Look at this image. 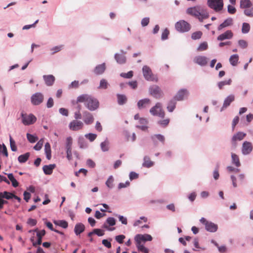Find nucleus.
<instances>
[{
  "instance_id": "338daca9",
  "label": "nucleus",
  "mask_w": 253,
  "mask_h": 253,
  "mask_svg": "<svg viewBox=\"0 0 253 253\" xmlns=\"http://www.w3.org/2000/svg\"><path fill=\"white\" fill-rule=\"evenodd\" d=\"M113 181H114V179H113L112 176H110L107 179V180L106 182V184L109 188H112Z\"/></svg>"
},
{
  "instance_id": "1a4fd4ad",
  "label": "nucleus",
  "mask_w": 253,
  "mask_h": 253,
  "mask_svg": "<svg viewBox=\"0 0 253 253\" xmlns=\"http://www.w3.org/2000/svg\"><path fill=\"white\" fill-rule=\"evenodd\" d=\"M202 7L200 6H194L188 7L186 10V13L188 15L192 16L196 18H198L200 16V11Z\"/></svg>"
},
{
  "instance_id": "e433bc0d",
  "label": "nucleus",
  "mask_w": 253,
  "mask_h": 253,
  "mask_svg": "<svg viewBox=\"0 0 253 253\" xmlns=\"http://www.w3.org/2000/svg\"><path fill=\"white\" fill-rule=\"evenodd\" d=\"M30 153L27 152L23 155H20L18 158V160L20 163H25L29 159Z\"/></svg>"
},
{
  "instance_id": "79ce46f5",
  "label": "nucleus",
  "mask_w": 253,
  "mask_h": 253,
  "mask_svg": "<svg viewBox=\"0 0 253 253\" xmlns=\"http://www.w3.org/2000/svg\"><path fill=\"white\" fill-rule=\"evenodd\" d=\"M231 79H229L227 81H223L218 82L217 83V86L220 89H221L224 85L231 84Z\"/></svg>"
},
{
  "instance_id": "37998d69",
  "label": "nucleus",
  "mask_w": 253,
  "mask_h": 253,
  "mask_svg": "<svg viewBox=\"0 0 253 253\" xmlns=\"http://www.w3.org/2000/svg\"><path fill=\"white\" fill-rule=\"evenodd\" d=\"M193 245H194V247L196 249H195L193 248V250H194V251H198L199 250H202L203 251H204L206 250L205 248H204V247L203 248V247H201L200 246L199 243V240L197 238H194V241H193Z\"/></svg>"
},
{
  "instance_id": "69168bd1",
  "label": "nucleus",
  "mask_w": 253,
  "mask_h": 253,
  "mask_svg": "<svg viewBox=\"0 0 253 253\" xmlns=\"http://www.w3.org/2000/svg\"><path fill=\"white\" fill-rule=\"evenodd\" d=\"M150 21L149 17H144L141 20V24L142 27H145L147 26Z\"/></svg>"
},
{
  "instance_id": "7c9ffc66",
  "label": "nucleus",
  "mask_w": 253,
  "mask_h": 253,
  "mask_svg": "<svg viewBox=\"0 0 253 253\" xmlns=\"http://www.w3.org/2000/svg\"><path fill=\"white\" fill-rule=\"evenodd\" d=\"M106 69L105 63L97 65L94 70V72L96 75L102 74Z\"/></svg>"
},
{
  "instance_id": "c85d7f7f",
  "label": "nucleus",
  "mask_w": 253,
  "mask_h": 253,
  "mask_svg": "<svg viewBox=\"0 0 253 253\" xmlns=\"http://www.w3.org/2000/svg\"><path fill=\"white\" fill-rule=\"evenodd\" d=\"M246 134L243 132H238L237 133L235 134L232 138V142L233 143V142H235L237 140H242L244 137L246 136Z\"/></svg>"
},
{
  "instance_id": "052dcab7",
  "label": "nucleus",
  "mask_w": 253,
  "mask_h": 253,
  "mask_svg": "<svg viewBox=\"0 0 253 253\" xmlns=\"http://www.w3.org/2000/svg\"><path fill=\"white\" fill-rule=\"evenodd\" d=\"M108 83L105 79H102L100 82L99 88L106 89L107 88Z\"/></svg>"
},
{
  "instance_id": "09e8293b",
  "label": "nucleus",
  "mask_w": 253,
  "mask_h": 253,
  "mask_svg": "<svg viewBox=\"0 0 253 253\" xmlns=\"http://www.w3.org/2000/svg\"><path fill=\"white\" fill-rule=\"evenodd\" d=\"M72 138L71 137H68L66 139V150H72Z\"/></svg>"
},
{
  "instance_id": "ea45409f",
  "label": "nucleus",
  "mask_w": 253,
  "mask_h": 253,
  "mask_svg": "<svg viewBox=\"0 0 253 253\" xmlns=\"http://www.w3.org/2000/svg\"><path fill=\"white\" fill-rule=\"evenodd\" d=\"M8 178L11 181L12 185L14 187H17L19 185V183L14 177L12 173H9L7 174Z\"/></svg>"
},
{
  "instance_id": "a211bd4d",
  "label": "nucleus",
  "mask_w": 253,
  "mask_h": 253,
  "mask_svg": "<svg viewBox=\"0 0 253 253\" xmlns=\"http://www.w3.org/2000/svg\"><path fill=\"white\" fill-rule=\"evenodd\" d=\"M194 62L201 66H205L207 64V58L205 56H197L194 58Z\"/></svg>"
},
{
  "instance_id": "f704fd0d",
  "label": "nucleus",
  "mask_w": 253,
  "mask_h": 253,
  "mask_svg": "<svg viewBox=\"0 0 253 253\" xmlns=\"http://www.w3.org/2000/svg\"><path fill=\"white\" fill-rule=\"evenodd\" d=\"M252 6V2L250 0H241L240 7L241 8H248Z\"/></svg>"
},
{
  "instance_id": "f8f14e48",
  "label": "nucleus",
  "mask_w": 253,
  "mask_h": 253,
  "mask_svg": "<svg viewBox=\"0 0 253 253\" xmlns=\"http://www.w3.org/2000/svg\"><path fill=\"white\" fill-rule=\"evenodd\" d=\"M69 128L73 131L82 129L84 127V124L81 121L73 120L69 124Z\"/></svg>"
},
{
  "instance_id": "6e6552de",
  "label": "nucleus",
  "mask_w": 253,
  "mask_h": 253,
  "mask_svg": "<svg viewBox=\"0 0 253 253\" xmlns=\"http://www.w3.org/2000/svg\"><path fill=\"white\" fill-rule=\"evenodd\" d=\"M22 123L24 125H30L35 123L37 120L36 117L33 114L29 115L22 114Z\"/></svg>"
},
{
  "instance_id": "e2e57ef3",
  "label": "nucleus",
  "mask_w": 253,
  "mask_h": 253,
  "mask_svg": "<svg viewBox=\"0 0 253 253\" xmlns=\"http://www.w3.org/2000/svg\"><path fill=\"white\" fill-rule=\"evenodd\" d=\"M0 152L6 157L8 156L7 148L4 144H3L2 145L0 144Z\"/></svg>"
},
{
  "instance_id": "49530a36",
  "label": "nucleus",
  "mask_w": 253,
  "mask_h": 253,
  "mask_svg": "<svg viewBox=\"0 0 253 253\" xmlns=\"http://www.w3.org/2000/svg\"><path fill=\"white\" fill-rule=\"evenodd\" d=\"M27 138L28 141L31 143H34L38 140V138L30 133H27Z\"/></svg>"
},
{
  "instance_id": "0e129e2a",
  "label": "nucleus",
  "mask_w": 253,
  "mask_h": 253,
  "mask_svg": "<svg viewBox=\"0 0 253 253\" xmlns=\"http://www.w3.org/2000/svg\"><path fill=\"white\" fill-rule=\"evenodd\" d=\"M63 45H60L59 46H56L53 48H52L50 50L52 51V54H54L55 53L60 51L63 48Z\"/></svg>"
},
{
  "instance_id": "aec40b11",
  "label": "nucleus",
  "mask_w": 253,
  "mask_h": 253,
  "mask_svg": "<svg viewBox=\"0 0 253 253\" xmlns=\"http://www.w3.org/2000/svg\"><path fill=\"white\" fill-rule=\"evenodd\" d=\"M150 99L148 98H145L139 100L137 102V107L139 110L142 109L146 107L147 105L150 103Z\"/></svg>"
},
{
  "instance_id": "bf43d9fd",
  "label": "nucleus",
  "mask_w": 253,
  "mask_h": 253,
  "mask_svg": "<svg viewBox=\"0 0 253 253\" xmlns=\"http://www.w3.org/2000/svg\"><path fill=\"white\" fill-rule=\"evenodd\" d=\"M43 143V140L41 139L40 140L38 143L36 144V145L34 147V149L36 150H40L42 148Z\"/></svg>"
},
{
  "instance_id": "412c9836",
  "label": "nucleus",
  "mask_w": 253,
  "mask_h": 253,
  "mask_svg": "<svg viewBox=\"0 0 253 253\" xmlns=\"http://www.w3.org/2000/svg\"><path fill=\"white\" fill-rule=\"evenodd\" d=\"M115 219L113 217H109L106 220V223L104 224L103 227L109 230H113L114 229V228H109V226H113L115 225Z\"/></svg>"
},
{
  "instance_id": "8fccbe9b",
  "label": "nucleus",
  "mask_w": 253,
  "mask_h": 253,
  "mask_svg": "<svg viewBox=\"0 0 253 253\" xmlns=\"http://www.w3.org/2000/svg\"><path fill=\"white\" fill-rule=\"evenodd\" d=\"M219 165L217 164L216 166L215 169L213 171V177L214 180H217L219 179V173L218 172Z\"/></svg>"
},
{
  "instance_id": "5701e85b",
  "label": "nucleus",
  "mask_w": 253,
  "mask_h": 253,
  "mask_svg": "<svg viewBox=\"0 0 253 253\" xmlns=\"http://www.w3.org/2000/svg\"><path fill=\"white\" fill-rule=\"evenodd\" d=\"M154 165V162L151 161L149 156H145L143 158L142 167L146 168H150Z\"/></svg>"
},
{
  "instance_id": "473e14b6",
  "label": "nucleus",
  "mask_w": 253,
  "mask_h": 253,
  "mask_svg": "<svg viewBox=\"0 0 253 253\" xmlns=\"http://www.w3.org/2000/svg\"><path fill=\"white\" fill-rule=\"evenodd\" d=\"M231 161L232 164L234 165L237 167H239L241 166V163L239 160V157L235 153H231Z\"/></svg>"
},
{
  "instance_id": "f3484780",
  "label": "nucleus",
  "mask_w": 253,
  "mask_h": 253,
  "mask_svg": "<svg viewBox=\"0 0 253 253\" xmlns=\"http://www.w3.org/2000/svg\"><path fill=\"white\" fill-rule=\"evenodd\" d=\"M37 231V236L38 237V241L37 242H34V239L31 238V240L33 242V245L35 247L37 245H40L42 244V237L45 235V231L44 230H42L40 231H38L37 230H35Z\"/></svg>"
},
{
  "instance_id": "4468645a",
  "label": "nucleus",
  "mask_w": 253,
  "mask_h": 253,
  "mask_svg": "<svg viewBox=\"0 0 253 253\" xmlns=\"http://www.w3.org/2000/svg\"><path fill=\"white\" fill-rule=\"evenodd\" d=\"M253 150L252 143L249 141H245L242 145V152L244 155H249Z\"/></svg>"
},
{
  "instance_id": "c03bdc74",
  "label": "nucleus",
  "mask_w": 253,
  "mask_h": 253,
  "mask_svg": "<svg viewBox=\"0 0 253 253\" xmlns=\"http://www.w3.org/2000/svg\"><path fill=\"white\" fill-rule=\"evenodd\" d=\"M115 58L118 63L122 64L124 63L126 61V58L124 55L121 54H116Z\"/></svg>"
},
{
  "instance_id": "680f3d73",
  "label": "nucleus",
  "mask_w": 253,
  "mask_h": 253,
  "mask_svg": "<svg viewBox=\"0 0 253 253\" xmlns=\"http://www.w3.org/2000/svg\"><path fill=\"white\" fill-rule=\"evenodd\" d=\"M227 11L229 14H233L236 13V9L234 6L229 4L227 6Z\"/></svg>"
},
{
  "instance_id": "a18cd8bd",
  "label": "nucleus",
  "mask_w": 253,
  "mask_h": 253,
  "mask_svg": "<svg viewBox=\"0 0 253 253\" xmlns=\"http://www.w3.org/2000/svg\"><path fill=\"white\" fill-rule=\"evenodd\" d=\"M208 48V44L206 42H204L200 43L199 46L197 47V50L198 51H204L206 50Z\"/></svg>"
},
{
  "instance_id": "b1692460",
  "label": "nucleus",
  "mask_w": 253,
  "mask_h": 253,
  "mask_svg": "<svg viewBox=\"0 0 253 253\" xmlns=\"http://www.w3.org/2000/svg\"><path fill=\"white\" fill-rule=\"evenodd\" d=\"M235 100V95L233 94H230L226 97L223 101V107H228L231 103Z\"/></svg>"
},
{
  "instance_id": "72a5a7b5",
  "label": "nucleus",
  "mask_w": 253,
  "mask_h": 253,
  "mask_svg": "<svg viewBox=\"0 0 253 253\" xmlns=\"http://www.w3.org/2000/svg\"><path fill=\"white\" fill-rule=\"evenodd\" d=\"M229 60L232 66H235L239 60V55L237 54H233L230 57Z\"/></svg>"
},
{
  "instance_id": "f257e3e1",
  "label": "nucleus",
  "mask_w": 253,
  "mask_h": 253,
  "mask_svg": "<svg viewBox=\"0 0 253 253\" xmlns=\"http://www.w3.org/2000/svg\"><path fill=\"white\" fill-rule=\"evenodd\" d=\"M77 103H84L85 106L90 111H94L99 107L98 101L90 95L84 94L79 96Z\"/></svg>"
},
{
  "instance_id": "6ab92c4d",
  "label": "nucleus",
  "mask_w": 253,
  "mask_h": 253,
  "mask_svg": "<svg viewBox=\"0 0 253 253\" xmlns=\"http://www.w3.org/2000/svg\"><path fill=\"white\" fill-rule=\"evenodd\" d=\"M205 229L211 233H214L217 231L218 229L217 224L209 221L205 226Z\"/></svg>"
},
{
  "instance_id": "7ed1b4c3",
  "label": "nucleus",
  "mask_w": 253,
  "mask_h": 253,
  "mask_svg": "<svg viewBox=\"0 0 253 253\" xmlns=\"http://www.w3.org/2000/svg\"><path fill=\"white\" fill-rule=\"evenodd\" d=\"M207 5L215 12H218L223 9L224 3L223 0H207Z\"/></svg>"
},
{
  "instance_id": "13d9d810",
  "label": "nucleus",
  "mask_w": 253,
  "mask_h": 253,
  "mask_svg": "<svg viewBox=\"0 0 253 253\" xmlns=\"http://www.w3.org/2000/svg\"><path fill=\"white\" fill-rule=\"evenodd\" d=\"M85 137L89 140L90 141H93L96 138L97 135L94 133H89L85 135Z\"/></svg>"
},
{
  "instance_id": "9b49d317",
  "label": "nucleus",
  "mask_w": 253,
  "mask_h": 253,
  "mask_svg": "<svg viewBox=\"0 0 253 253\" xmlns=\"http://www.w3.org/2000/svg\"><path fill=\"white\" fill-rule=\"evenodd\" d=\"M43 99L44 97L42 93L37 92L31 96V103L34 105H38L43 102Z\"/></svg>"
},
{
  "instance_id": "423d86ee",
  "label": "nucleus",
  "mask_w": 253,
  "mask_h": 253,
  "mask_svg": "<svg viewBox=\"0 0 253 253\" xmlns=\"http://www.w3.org/2000/svg\"><path fill=\"white\" fill-rule=\"evenodd\" d=\"M134 239L135 244H144L146 242L151 241L153 240V237L148 234H137L134 236Z\"/></svg>"
},
{
  "instance_id": "58836bf2",
  "label": "nucleus",
  "mask_w": 253,
  "mask_h": 253,
  "mask_svg": "<svg viewBox=\"0 0 253 253\" xmlns=\"http://www.w3.org/2000/svg\"><path fill=\"white\" fill-rule=\"evenodd\" d=\"M100 147L102 150L106 152L109 149V141L108 139H106L104 142H102L100 144Z\"/></svg>"
},
{
  "instance_id": "0eeeda50",
  "label": "nucleus",
  "mask_w": 253,
  "mask_h": 253,
  "mask_svg": "<svg viewBox=\"0 0 253 253\" xmlns=\"http://www.w3.org/2000/svg\"><path fill=\"white\" fill-rule=\"evenodd\" d=\"M149 93L154 98H160L163 94V92L161 88L157 85H153L149 88Z\"/></svg>"
},
{
  "instance_id": "a19ab883",
  "label": "nucleus",
  "mask_w": 253,
  "mask_h": 253,
  "mask_svg": "<svg viewBox=\"0 0 253 253\" xmlns=\"http://www.w3.org/2000/svg\"><path fill=\"white\" fill-rule=\"evenodd\" d=\"M203 35V33L200 31H198L193 32L191 34V39L193 40H199L201 38Z\"/></svg>"
},
{
  "instance_id": "4c0bfd02",
  "label": "nucleus",
  "mask_w": 253,
  "mask_h": 253,
  "mask_svg": "<svg viewBox=\"0 0 253 253\" xmlns=\"http://www.w3.org/2000/svg\"><path fill=\"white\" fill-rule=\"evenodd\" d=\"M250 29L251 27L249 23L247 22L243 23L241 29L243 34H246L250 32Z\"/></svg>"
},
{
  "instance_id": "6e6d98bb",
  "label": "nucleus",
  "mask_w": 253,
  "mask_h": 253,
  "mask_svg": "<svg viewBox=\"0 0 253 253\" xmlns=\"http://www.w3.org/2000/svg\"><path fill=\"white\" fill-rule=\"evenodd\" d=\"M127 85L133 89H135L138 86V83L136 81H131L127 82Z\"/></svg>"
},
{
  "instance_id": "c9c22d12",
  "label": "nucleus",
  "mask_w": 253,
  "mask_h": 253,
  "mask_svg": "<svg viewBox=\"0 0 253 253\" xmlns=\"http://www.w3.org/2000/svg\"><path fill=\"white\" fill-rule=\"evenodd\" d=\"M53 223L58 226H59L63 228H67L68 226V222L63 220H54Z\"/></svg>"
},
{
  "instance_id": "393cba45",
  "label": "nucleus",
  "mask_w": 253,
  "mask_h": 253,
  "mask_svg": "<svg viewBox=\"0 0 253 253\" xmlns=\"http://www.w3.org/2000/svg\"><path fill=\"white\" fill-rule=\"evenodd\" d=\"M55 164H51L49 165H45L43 167L42 169L45 174H51L52 173L53 169L55 168Z\"/></svg>"
},
{
  "instance_id": "774afa93",
  "label": "nucleus",
  "mask_w": 253,
  "mask_h": 253,
  "mask_svg": "<svg viewBox=\"0 0 253 253\" xmlns=\"http://www.w3.org/2000/svg\"><path fill=\"white\" fill-rule=\"evenodd\" d=\"M196 196L197 194L196 192H193L188 196V198L190 202H193L195 200Z\"/></svg>"
},
{
  "instance_id": "2eb2a0df",
  "label": "nucleus",
  "mask_w": 253,
  "mask_h": 253,
  "mask_svg": "<svg viewBox=\"0 0 253 253\" xmlns=\"http://www.w3.org/2000/svg\"><path fill=\"white\" fill-rule=\"evenodd\" d=\"M233 24V20L231 17H228L225 19L224 21L219 24L217 27L218 31H221L223 29L232 26Z\"/></svg>"
},
{
  "instance_id": "ddd939ff",
  "label": "nucleus",
  "mask_w": 253,
  "mask_h": 253,
  "mask_svg": "<svg viewBox=\"0 0 253 253\" xmlns=\"http://www.w3.org/2000/svg\"><path fill=\"white\" fill-rule=\"evenodd\" d=\"M234 34L230 30H226L224 33L221 34L217 37V40L218 41H223L226 40H230L233 37Z\"/></svg>"
},
{
  "instance_id": "4d7b16f0",
  "label": "nucleus",
  "mask_w": 253,
  "mask_h": 253,
  "mask_svg": "<svg viewBox=\"0 0 253 253\" xmlns=\"http://www.w3.org/2000/svg\"><path fill=\"white\" fill-rule=\"evenodd\" d=\"M139 177V174L134 171H130L129 174V179L132 181Z\"/></svg>"
},
{
  "instance_id": "39448f33",
  "label": "nucleus",
  "mask_w": 253,
  "mask_h": 253,
  "mask_svg": "<svg viewBox=\"0 0 253 253\" xmlns=\"http://www.w3.org/2000/svg\"><path fill=\"white\" fill-rule=\"evenodd\" d=\"M143 75L145 79L147 81L156 82L158 81L157 77H155L151 68L147 66L144 65L142 69Z\"/></svg>"
},
{
  "instance_id": "864d4df0",
  "label": "nucleus",
  "mask_w": 253,
  "mask_h": 253,
  "mask_svg": "<svg viewBox=\"0 0 253 253\" xmlns=\"http://www.w3.org/2000/svg\"><path fill=\"white\" fill-rule=\"evenodd\" d=\"M169 123V119H167L163 120H160L158 122V124L161 126L163 127H166Z\"/></svg>"
},
{
  "instance_id": "3c124183",
  "label": "nucleus",
  "mask_w": 253,
  "mask_h": 253,
  "mask_svg": "<svg viewBox=\"0 0 253 253\" xmlns=\"http://www.w3.org/2000/svg\"><path fill=\"white\" fill-rule=\"evenodd\" d=\"M10 145L11 149L12 151L15 152L17 151V147L16 146L15 142L13 139V138L11 137V136H10Z\"/></svg>"
},
{
  "instance_id": "9d476101",
  "label": "nucleus",
  "mask_w": 253,
  "mask_h": 253,
  "mask_svg": "<svg viewBox=\"0 0 253 253\" xmlns=\"http://www.w3.org/2000/svg\"><path fill=\"white\" fill-rule=\"evenodd\" d=\"M189 94V92L187 89L181 88L177 92L173 98L177 101H182L184 99L185 96L187 97Z\"/></svg>"
},
{
  "instance_id": "2f4dec72",
  "label": "nucleus",
  "mask_w": 253,
  "mask_h": 253,
  "mask_svg": "<svg viewBox=\"0 0 253 253\" xmlns=\"http://www.w3.org/2000/svg\"><path fill=\"white\" fill-rule=\"evenodd\" d=\"M136 247L137 249L138 253H149L150 250L146 247L144 244H135Z\"/></svg>"
},
{
  "instance_id": "4be33fe9",
  "label": "nucleus",
  "mask_w": 253,
  "mask_h": 253,
  "mask_svg": "<svg viewBox=\"0 0 253 253\" xmlns=\"http://www.w3.org/2000/svg\"><path fill=\"white\" fill-rule=\"evenodd\" d=\"M43 78L47 86H51L55 81V77L52 75H44Z\"/></svg>"
},
{
  "instance_id": "603ef678",
  "label": "nucleus",
  "mask_w": 253,
  "mask_h": 253,
  "mask_svg": "<svg viewBox=\"0 0 253 253\" xmlns=\"http://www.w3.org/2000/svg\"><path fill=\"white\" fill-rule=\"evenodd\" d=\"M169 34V32L167 28H166L162 32L161 36V39L163 41L166 40L168 39V36Z\"/></svg>"
},
{
  "instance_id": "cd10ccee",
  "label": "nucleus",
  "mask_w": 253,
  "mask_h": 253,
  "mask_svg": "<svg viewBox=\"0 0 253 253\" xmlns=\"http://www.w3.org/2000/svg\"><path fill=\"white\" fill-rule=\"evenodd\" d=\"M209 16V12L206 9L202 8L200 11V16H199L198 19L200 22H202L204 19L208 18Z\"/></svg>"
},
{
  "instance_id": "c756f323",
  "label": "nucleus",
  "mask_w": 253,
  "mask_h": 253,
  "mask_svg": "<svg viewBox=\"0 0 253 253\" xmlns=\"http://www.w3.org/2000/svg\"><path fill=\"white\" fill-rule=\"evenodd\" d=\"M85 227L83 224L81 223H77L74 228V231L77 235H80L84 230Z\"/></svg>"
},
{
  "instance_id": "a878e982",
  "label": "nucleus",
  "mask_w": 253,
  "mask_h": 253,
  "mask_svg": "<svg viewBox=\"0 0 253 253\" xmlns=\"http://www.w3.org/2000/svg\"><path fill=\"white\" fill-rule=\"evenodd\" d=\"M176 100L173 98L170 100L168 103L167 108L169 112H172L176 107Z\"/></svg>"
},
{
  "instance_id": "20e7f679",
  "label": "nucleus",
  "mask_w": 253,
  "mask_h": 253,
  "mask_svg": "<svg viewBox=\"0 0 253 253\" xmlns=\"http://www.w3.org/2000/svg\"><path fill=\"white\" fill-rule=\"evenodd\" d=\"M150 113L154 116H159L161 118H164L165 111L162 108V104L160 102H157L155 105L150 109Z\"/></svg>"
},
{
  "instance_id": "de8ad7c7",
  "label": "nucleus",
  "mask_w": 253,
  "mask_h": 253,
  "mask_svg": "<svg viewBox=\"0 0 253 253\" xmlns=\"http://www.w3.org/2000/svg\"><path fill=\"white\" fill-rule=\"evenodd\" d=\"M239 46L242 49H245L248 46V42L244 40H240L238 42Z\"/></svg>"
},
{
  "instance_id": "dca6fc26",
  "label": "nucleus",
  "mask_w": 253,
  "mask_h": 253,
  "mask_svg": "<svg viewBox=\"0 0 253 253\" xmlns=\"http://www.w3.org/2000/svg\"><path fill=\"white\" fill-rule=\"evenodd\" d=\"M83 120L86 125H89L93 123L94 117L90 113L84 111L83 113Z\"/></svg>"
},
{
  "instance_id": "5fc2aeb1",
  "label": "nucleus",
  "mask_w": 253,
  "mask_h": 253,
  "mask_svg": "<svg viewBox=\"0 0 253 253\" xmlns=\"http://www.w3.org/2000/svg\"><path fill=\"white\" fill-rule=\"evenodd\" d=\"M118 102L120 105L124 104L125 103L126 101V96L125 95L118 94Z\"/></svg>"
},
{
  "instance_id": "bb28decb",
  "label": "nucleus",
  "mask_w": 253,
  "mask_h": 253,
  "mask_svg": "<svg viewBox=\"0 0 253 253\" xmlns=\"http://www.w3.org/2000/svg\"><path fill=\"white\" fill-rule=\"evenodd\" d=\"M156 138L163 144L165 143V137L163 135L161 134H156L151 136V139L154 143H156Z\"/></svg>"
},
{
  "instance_id": "f03ea898",
  "label": "nucleus",
  "mask_w": 253,
  "mask_h": 253,
  "mask_svg": "<svg viewBox=\"0 0 253 253\" xmlns=\"http://www.w3.org/2000/svg\"><path fill=\"white\" fill-rule=\"evenodd\" d=\"M175 30L181 33L189 32L191 29V25L184 20H180L175 24Z\"/></svg>"
}]
</instances>
